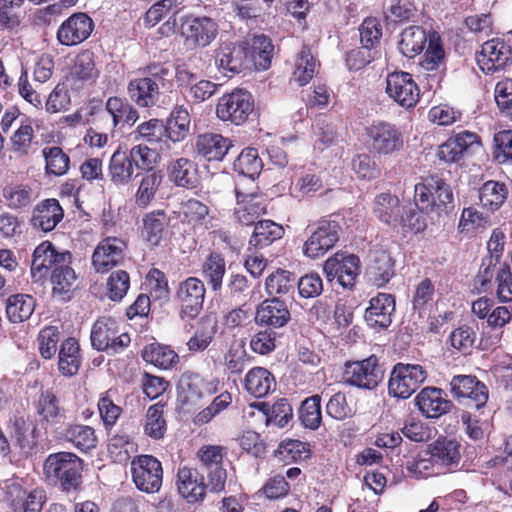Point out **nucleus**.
<instances>
[{
	"instance_id": "10",
	"label": "nucleus",
	"mask_w": 512,
	"mask_h": 512,
	"mask_svg": "<svg viewBox=\"0 0 512 512\" xmlns=\"http://www.w3.org/2000/svg\"><path fill=\"white\" fill-rule=\"evenodd\" d=\"M340 229L336 221L320 220L316 227L311 229V235L304 243V255L316 259L326 254L339 240Z\"/></svg>"
},
{
	"instance_id": "27",
	"label": "nucleus",
	"mask_w": 512,
	"mask_h": 512,
	"mask_svg": "<svg viewBox=\"0 0 512 512\" xmlns=\"http://www.w3.org/2000/svg\"><path fill=\"white\" fill-rule=\"evenodd\" d=\"M133 141H143L150 146L163 150V146L169 148L168 131L165 123L160 119H150L139 124L134 131L130 133Z\"/></svg>"
},
{
	"instance_id": "51",
	"label": "nucleus",
	"mask_w": 512,
	"mask_h": 512,
	"mask_svg": "<svg viewBox=\"0 0 512 512\" xmlns=\"http://www.w3.org/2000/svg\"><path fill=\"white\" fill-rule=\"evenodd\" d=\"M45 159L46 173L49 175L62 176L69 169V156L60 147H45L42 150Z\"/></svg>"
},
{
	"instance_id": "56",
	"label": "nucleus",
	"mask_w": 512,
	"mask_h": 512,
	"mask_svg": "<svg viewBox=\"0 0 512 512\" xmlns=\"http://www.w3.org/2000/svg\"><path fill=\"white\" fill-rule=\"evenodd\" d=\"M299 418L302 424L311 430H315L320 426L322 421L320 395H312L302 402Z\"/></svg>"
},
{
	"instance_id": "25",
	"label": "nucleus",
	"mask_w": 512,
	"mask_h": 512,
	"mask_svg": "<svg viewBox=\"0 0 512 512\" xmlns=\"http://www.w3.org/2000/svg\"><path fill=\"white\" fill-rule=\"evenodd\" d=\"M99 74L94 53L90 50H83L75 57L68 80L75 88L79 89L86 83L95 82Z\"/></svg>"
},
{
	"instance_id": "36",
	"label": "nucleus",
	"mask_w": 512,
	"mask_h": 512,
	"mask_svg": "<svg viewBox=\"0 0 512 512\" xmlns=\"http://www.w3.org/2000/svg\"><path fill=\"white\" fill-rule=\"evenodd\" d=\"M106 112L111 116L113 128L134 125L139 118L138 111L126 100L119 97H109L105 105Z\"/></svg>"
},
{
	"instance_id": "33",
	"label": "nucleus",
	"mask_w": 512,
	"mask_h": 512,
	"mask_svg": "<svg viewBox=\"0 0 512 512\" xmlns=\"http://www.w3.org/2000/svg\"><path fill=\"white\" fill-rule=\"evenodd\" d=\"M81 365L80 346L78 341L69 337L60 346L58 353L59 372L67 377L77 374Z\"/></svg>"
},
{
	"instance_id": "43",
	"label": "nucleus",
	"mask_w": 512,
	"mask_h": 512,
	"mask_svg": "<svg viewBox=\"0 0 512 512\" xmlns=\"http://www.w3.org/2000/svg\"><path fill=\"white\" fill-rule=\"evenodd\" d=\"M282 233L283 228L271 220L257 221L249 245L255 248H263L281 238Z\"/></svg>"
},
{
	"instance_id": "54",
	"label": "nucleus",
	"mask_w": 512,
	"mask_h": 512,
	"mask_svg": "<svg viewBox=\"0 0 512 512\" xmlns=\"http://www.w3.org/2000/svg\"><path fill=\"white\" fill-rule=\"evenodd\" d=\"M183 214L186 220L196 226H204L206 229H212L213 217L209 215V208L197 199H189L183 205Z\"/></svg>"
},
{
	"instance_id": "18",
	"label": "nucleus",
	"mask_w": 512,
	"mask_h": 512,
	"mask_svg": "<svg viewBox=\"0 0 512 512\" xmlns=\"http://www.w3.org/2000/svg\"><path fill=\"white\" fill-rule=\"evenodd\" d=\"M512 61V49L502 39H491L482 45L477 56L480 68L486 73L503 69Z\"/></svg>"
},
{
	"instance_id": "4",
	"label": "nucleus",
	"mask_w": 512,
	"mask_h": 512,
	"mask_svg": "<svg viewBox=\"0 0 512 512\" xmlns=\"http://www.w3.org/2000/svg\"><path fill=\"white\" fill-rule=\"evenodd\" d=\"M427 371L419 364L397 363L390 374L388 392L390 396L407 399L426 380Z\"/></svg>"
},
{
	"instance_id": "29",
	"label": "nucleus",
	"mask_w": 512,
	"mask_h": 512,
	"mask_svg": "<svg viewBox=\"0 0 512 512\" xmlns=\"http://www.w3.org/2000/svg\"><path fill=\"white\" fill-rule=\"evenodd\" d=\"M64 211L59 201L51 198L39 203L33 210L32 225L44 232L52 231L63 219Z\"/></svg>"
},
{
	"instance_id": "2",
	"label": "nucleus",
	"mask_w": 512,
	"mask_h": 512,
	"mask_svg": "<svg viewBox=\"0 0 512 512\" xmlns=\"http://www.w3.org/2000/svg\"><path fill=\"white\" fill-rule=\"evenodd\" d=\"M368 150L379 156L398 153L404 146V137L399 128L390 122L376 120L364 128Z\"/></svg>"
},
{
	"instance_id": "5",
	"label": "nucleus",
	"mask_w": 512,
	"mask_h": 512,
	"mask_svg": "<svg viewBox=\"0 0 512 512\" xmlns=\"http://www.w3.org/2000/svg\"><path fill=\"white\" fill-rule=\"evenodd\" d=\"M91 345L98 351L115 354L130 344V336L120 333L118 323L111 317H101L92 326Z\"/></svg>"
},
{
	"instance_id": "23",
	"label": "nucleus",
	"mask_w": 512,
	"mask_h": 512,
	"mask_svg": "<svg viewBox=\"0 0 512 512\" xmlns=\"http://www.w3.org/2000/svg\"><path fill=\"white\" fill-rule=\"evenodd\" d=\"M415 403L425 417L434 419L448 413L453 407L443 390L436 387L423 388L416 396Z\"/></svg>"
},
{
	"instance_id": "9",
	"label": "nucleus",
	"mask_w": 512,
	"mask_h": 512,
	"mask_svg": "<svg viewBox=\"0 0 512 512\" xmlns=\"http://www.w3.org/2000/svg\"><path fill=\"white\" fill-rule=\"evenodd\" d=\"M72 262L69 251H59L49 241L39 244L32 255L31 277L33 281H42L47 274L65 263Z\"/></svg>"
},
{
	"instance_id": "63",
	"label": "nucleus",
	"mask_w": 512,
	"mask_h": 512,
	"mask_svg": "<svg viewBox=\"0 0 512 512\" xmlns=\"http://www.w3.org/2000/svg\"><path fill=\"white\" fill-rule=\"evenodd\" d=\"M477 325H462L454 329L450 336V343L453 348L461 351L464 354L469 353L477 339Z\"/></svg>"
},
{
	"instance_id": "6",
	"label": "nucleus",
	"mask_w": 512,
	"mask_h": 512,
	"mask_svg": "<svg viewBox=\"0 0 512 512\" xmlns=\"http://www.w3.org/2000/svg\"><path fill=\"white\" fill-rule=\"evenodd\" d=\"M253 109L252 95L242 89H236L218 99L216 115L222 121L241 125L248 119Z\"/></svg>"
},
{
	"instance_id": "41",
	"label": "nucleus",
	"mask_w": 512,
	"mask_h": 512,
	"mask_svg": "<svg viewBox=\"0 0 512 512\" xmlns=\"http://www.w3.org/2000/svg\"><path fill=\"white\" fill-rule=\"evenodd\" d=\"M66 441L72 443L80 451H88L96 447L95 430L82 424L69 425L63 434Z\"/></svg>"
},
{
	"instance_id": "14",
	"label": "nucleus",
	"mask_w": 512,
	"mask_h": 512,
	"mask_svg": "<svg viewBox=\"0 0 512 512\" xmlns=\"http://www.w3.org/2000/svg\"><path fill=\"white\" fill-rule=\"evenodd\" d=\"M450 387L454 397L476 409L483 407L488 400L486 385L477 380L475 376H454L450 382Z\"/></svg>"
},
{
	"instance_id": "59",
	"label": "nucleus",
	"mask_w": 512,
	"mask_h": 512,
	"mask_svg": "<svg viewBox=\"0 0 512 512\" xmlns=\"http://www.w3.org/2000/svg\"><path fill=\"white\" fill-rule=\"evenodd\" d=\"M432 458L428 449H426L411 461L407 462V470L410 476L415 478H427L432 475L440 474L441 470Z\"/></svg>"
},
{
	"instance_id": "37",
	"label": "nucleus",
	"mask_w": 512,
	"mask_h": 512,
	"mask_svg": "<svg viewBox=\"0 0 512 512\" xmlns=\"http://www.w3.org/2000/svg\"><path fill=\"white\" fill-rule=\"evenodd\" d=\"M202 277L212 291H220L226 273V261L218 252H211L202 264Z\"/></svg>"
},
{
	"instance_id": "38",
	"label": "nucleus",
	"mask_w": 512,
	"mask_h": 512,
	"mask_svg": "<svg viewBox=\"0 0 512 512\" xmlns=\"http://www.w3.org/2000/svg\"><path fill=\"white\" fill-rule=\"evenodd\" d=\"M439 177L430 176L424 182L418 183L414 187V202L418 210L425 213L434 212L435 198L434 194L439 187Z\"/></svg>"
},
{
	"instance_id": "13",
	"label": "nucleus",
	"mask_w": 512,
	"mask_h": 512,
	"mask_svg": "<svg viewBox=\"0 0 512 512\" xmlns=\"http://www.w3.org/2000/svg\"><path fill=\"white\" fill-rule=\"evenodd\" d=\"M386 92L404 108H412L419 100L420 90L411 74L403 71L388 74Z\"/></svg>"
},
{
	"instance_id": "15",
	"label": "nucleus",
	"mask_w": 512,
	"mask_h": 512,
	"mask_svg": "<svg viewBox=\"0 0 512 512\" xmlns=\"http://www.w3.org/2000/svg\"><path fill=\"white\" fill-rule=\"evenodd\" d=\"M181 34L198 47L208 46L218 34V25L210 17L188 15L181 22Z\"/></svg>"
},
{
	"instance_id": "21",
	"label": "nucleus",
	"mask_w": 512,
	"mask_h": 512,
	"mask_svg": "<svg viewBox=\"0 0 512 512\" xmlns=\"http://www.w3.org/2000/svg\"><path fill=\"white\" fill-rule=\"evenodd\" d=\"M395 312V298L392 294L378 293L369 301L364 319L374 329H385L392 323Z\"/></svg>"
},
{
	"instance_id": "3",
	"label": "nucleus",
	"mask_w": 512,
	"mask_h": 512,
	"mask_svg": "<svg viewBox=\"0 0 512 512\" xmlns=\"http://www.w3.org/2000/svg\"><path fill=\"white\" fill-rule=\"evenodd\" d=\"M374 213L382 222L389 225L408 226L416 232L425 227L419 212L412 207H401L398 197L390 193H381L375 198Z\"/></svg>"
},
{
	"instance_id": "53",
	"label": "nucleus",
	"mask_w": 512,
	"mask_h": 512,
	"mask_svg": "<svg viewBox=\"0 0 512 512\" xmlns=\"http://www.w3.org/2000/svg\"><path fill=\"white\" fill-rule=\"evenodd\" d=\"M50 281L54 295H67L73 289V285L76 281V274L71 267V263H65L55 268L53 272H51Z\"/></svg>"
},
{
	"instance_id": "49",
	"label": "nucleus",
	"mask_w": 512,
	"mask_h": 512,
	"mask_svg": "<svg viewBox=\"0 0 512 512\" xmlns=\"http://www.w3.org/2000/svg\"><path fill=\"white\" fill-rule=\"evenodd\" d=\"M251 50V56L257 69H268L274 52V45L271 39L264 34L255 35L252 40Z\"/></svg>"
},
{
	"instance_id": "28",
	"label": "nucleus",
	"mask_w": 512,
	"mask_h": 512,
	"mask_svg": "<svg viewBox=\"0 0 512 512\" xmlns=\"http://www.w3.org/2000/svg\"><path fill=\"white\" fill-rule=\"evenodd\" d=\"M427 449L441 471L444 468L457 466L461 458V445L455 439L440 437L429 444Z\"/></svg>"
},
{
	"instance_id": "26",
	"label": "nucleus",
	"mask_w": 512,
	"mask_h": 512,
	"mask_svg": "<svg viewBox=\"0 0 512 512\" xmlns=\"http://www.w3.org/2000/svg\"><path fill=\"white\" fill-rule=\"evenodd\" d=\"M233 147L230 139L217 133H204L196 138L197 153L207 161H221Z\"/></svg>"
},
{
	"instance_id": "12",
	"label": "nucleus",
	"mask_w": 512,
	"mask_h": 512,
	"mask_svg": "<svg viewBox=\"0 0 512 512\" xmlns=\"http://www.w3.org/2000/svg\"><path fill=\"white\" fill-rule=\"evenodd\" d=\"M205 285L197 277H188L180 282L176 291V299L180 304L182 319L196 318L203 308Z\"/></svg>"
},
{
	"instance_id": "39",
	"label": "nucleus",
	"mask_w": 512,
	"mask_h": 512,
	"mask_svg": "<svg viewBox=\"0 0 512 512\" xmlns=\"http://www.w3.org/2000/svg\"><path fill=\"white\" fill-rule=\"evenodd\" d=\"M35 309V300L27 294L11 295L7 299L6 314L13 323L27 320Z\"/></svg>"
},
{
	"instance_id": "42",
	"label": "nucleus",
	"mask_w": 512,
	"mask_h": 512,
	"mask_svg": "<svg viewBox=\"0 0 512 512\" xmlns=\"http://www.w3.org/2000/svg\"><path fill=\"white\" fill-rule=\"evenodd\" d=\"M507 194V187L504 183L490 180L479 189V200L484 208L495 211L503 205Z\"/></svg>"
},
{
	"instance_id": "55",
	"label": "nucleus",
	"mask_w": 512,
	"mask_h": 512,
	"mask_svg": "<svg viewBox=\"0 0 512 512\" xmlns=\"http://www.w3.org/2000/svg\"><path fill=\"white\" fill-rule=\"evenodd\" d=\"M383 13L388 22L398 23L412 19L416 7L410 0H385Z\"/></svg>"
},
{
	"instance_id": "46",
	"label": "nucleus",
	"mask_w": 512,
	"mask_h": 512,
	"mask_svg": "<svg viewBox=\"0 0 512 512\" xmlns=\"http://www.w3.org/2000/svg\"><path fill=\"white\" fill-rule=\"evenodd\" d=\"M317 61L311 50L304 46L295 61V68L292 73V80L299 86L306 85L316 72Z\"/></svg>"
},
{
	"instance_id": "11",
	"label": "nucleus",
	"mask_w": 512,
	"mask_h": 512,
	"mask_svg": "<svg viewBox=\"0 0 512 512\" xmlns=\"http://www.w3.org/2000/svg\"><path fill=\"white\" fill-rule=\"evenodd\" d=\"M323 269L329 282L352 288L360 272V260L354 254L336 253L325 261Z\"/></svg>"
},
{
	"instance_id": "22",
	"label": "nucleus",
	"mask_w": 512,
	"mask_h": 512,
	"mask_svg": "<svg viewBox=\"0 0 512 512\" xmlns=\"http://www.w3.org/2000/svg\"><path fill=\"white\" fill-rule=\"evenodd\" d=\"M177 489L188 503H198L204 500L207 486L196 468L183 466L177 472Z\"/></svg>"
},
{
	"instance_id": "1",
	"label": "nucleus",
	"mask_w": 512,
	"mask_h": 512,
	"mask_svg": "<svg viewBox=\"0 0 512 512\" xmlns=\"http://www.w3.org/2000/svg\"><path fill=\"white\" fill-rule=\"evenodd\" d=\"M43 470L49 483L60 484L68 491L81 483L82 460L71 452L53 453L45 460Z\"/></svg>"
},
{
	"instance_id": "47",
	"label": "nucleus",
	"mask_w": 512,
	"mask_h": 512,
	"mask_svg": "<svg viewBox=\"0 0 512 512\" xmlns=\"http://www.w3.org/2000/svg\"><path fill=\"white\" fill-rule=\"evenodd\" d=\"M295 284L296 278L293 273L278 269L266 278L265 289L270 296L276 297L293 291Z\"/></svg>"
},
{
	"instance_id": "17",
	"label": "nucleus",
	"mask_w": 512,
	"mask_h": 512,
	"mask_svg": "<svg viewBox=\"0 0 512 512\" xmlns=\"http://www.w3.org/2000/svg\"><path fill=\"white\" fill-rule=\"evenodd\" d=\"M215 64L226 76L240 73L249 64V49L244 44L223 42L215 51Z\"/></svg>"
},
{
	"instance_id": "62",
	"label": "nucleus",
	"mask_w": 512,
	"mask_h": 512,
	"mask_svg": "<svg viewBox=\"0 0 512 512\" xmlns=\"http://www.w3.org/2000/svg\"><path fill=\"white\" fill-rule=\"evenodd\" d=\"M219 380L217 379H204L198 374L188 376L187 382V398L202 399L210 396L218 391Z\"/></svg>"
},
{
	"instance_id": "31",
	"label": "nucleus",
	"mask_w": 512,
	"mask_h": 512,
	"mask_svg": "<svg viewBox=\"0 0 512 512\" xmlns=\"http://www.w3.org/2000/svg\"><path fill=\"white\" fill-rule=\"evenodd\" d=\"M370 281L377 287L386 285L394 275V262L387 251L373 252L371 263L367 268Z\"/></svg>"
},
{
	"instance_id": "32",
	"label": "nucleus",
	"mask_w": 512,
	"mask_h": 512,
	"mask_svg": "<svg viewBox=\"0 0 512 512\" xmlns=\"http://www.w3.org/2000/svg\"><path fill=\"white\" fill-rule=\"evenodd\" d=\"M276 381L273 374L263 367H254L248 371L244 379L246 391L257 398L268 395L275 389Z\"/></svg>"
},
{
	"instance_id": "8",
	"label": "nucleus",
	"mask_w": 512,
	"mask_h": 512,
	"mask_svg": "<svg viewBox=\"0 0 512 512\" xmlns=\"http://www.w3.org/2000/svg\"><path fill=\"white\" fill-rule=\"evenodd\" d=\"M132 480L145 493H156L162 486L163 469L161 462L151 455H140L131 462Z\"/></svg>"
},
{
	"instance_id": "60",
	"label": "nucleus",
	"mask_w": 512,
	"mask_h": 512,
	"mask_svg": "<svg viewBox=\"0 0 512 512\" xmlns=\"http://www.w3.org/2000/svg\"><path fill=\"white\" fill-rule=\"evenodd\" d=\"M260 409H263L267 413V421L274 423L278 427H284L293 417V410L287 399H279L269 409L268 405L264 402L255 405Z\"/></svg>"
},
{
	"instance_id": "61",
	"label": "nucleus",
	"mask_w": 512,
	"mask_h": 512,
	"mask_svg": "<svg viewBox=\"0 0 512 512\" xmlns=\"http://www.w3.org/2000/svg\"><path fill=\"white\" fill-rule=\"evenodd\" d=\"M445 51L437 33L429 35L428 47L420 65L428 71L438 69L444 62Z\"/></svg>"
},
{
	"instance_id": "20",
	"label": "nucleus",
	"mask_w": 512,
	"mask_h": 512,
	"mask_svg": "<svg viewBox=\"0 0 512 512\" xmlns=\"http://www.w3.org/2000/svg\"><path fill=\"white\" fill-rule=\"evenodd\" d=\"M291 319L286 303L277 297L266 299L257 306L255 323L276 330L288 324Z\"/></svg>"
},
{
	"instance_id": "35",
	"label": "nucleus",
	"mask_w": 512,
	"mask_h": 512,
	"mask_svg": "<svg viewBox=\"0 0 512 512\" xmlns=\"http://www.w3.org/2000/svg\"><path fill=\"white\" fill-rule=\"evenodd\" d=\"M169 177L179 187L194 188L198 183L196 165L187 158H179L168 166Z\"/></svg>"
},
{
	"instance_id": "40",
	"label": "nucleus",
	"mask_w": 512,
	"mask_h": 512,
	"mask_svg": "<svg viewBox=\"0 0 512 512\" xmlns=\"http://www.w3.org/2000/svg\"><path fill=\"white\" fill-rule=\"evenodd\" d=\"M168 139L174 143L183 141L190 127V115L186 107L176 106L167 121Z\"/></svg>"
},
{
	"instance_id": "16",
	"label": "nucleus",
	"mask_w": 512,
	"mask_h": 512,
	"mask_svg": "<svg viewBox=\"0 0 512 512\" xmlns=\"http://www.w3.org/2000/svg\"><path fill=\"white\" fill-rule=\"evenodd\" d=\"M93 29V20L86 13L77 12L59 26L56 37L61 45L76 46L88 39Z\"/></svg>"
},
{
	"instance_id": "52",
	"label": "nucleus",
	"mask_w": 512,
	"mask_h": 512,
	"mask_svg": "<svg viewBox=\"0 0 512 512\" xmlns=\"http://www.w3.org/2000/svg\"><path fill=\"white\" fill-rule=\"evenodd\" d=\"M217 333V323L212 319H202L199 328L194 335L187 341V346L191 352L204 351L212 342Z\"/></svg>"
},
{
	"instance_id": "50",
	"label": "nucleus",
	"mask_w": 512,
	"mask_h": 512,
	"mask_svg": "<svg viewBox=\"0 0 512 512\" xmlns=\"http://www.w3.org/2000/svg\"><path fill=\"white\" fill-rule=\"evenodd\" d=\"M162 182V175L159 172L145 174L135 194V203L139 208H146L154 199L155 194Z\"/></svg>"
},
{
	"instance_id": "58",
	"label": "nucleus",
	"mask_w": 512,
	"mask_h": 512,
	"mask_svg": "<svg viewBox=\"0 0 512 512\" xmlns=\"http://www.w3.org/2000/svg\"><path fill=\"white\" fill-rule=\"evenodd\" d=\"M143 359L162 369H169L179 362L178 354L162 345H151L144 351Z\"/></svg>"
},
{
	"instance_id": "45",
	"label": "nucleus",
	"mask_w": 512,
	"mask_h": 512,
	"mask_svg": "<svg viewBox=\"0 0 512 512\" xmlns=\"http://www.w3.org/2000/svg\"><path fill=\"white\" fill-rule=\"evenodd\" d=\"M36 410L40 416V421L46 424H57L64 416L57 397L52 391L48 390L40 395Z\"/></svg>"
},
{
	"instance_id": "64",
	"label": "nucleus",
	"mask_w": 512,
	"mask_h": 512,
	"mask_svg": "<svg viewBox=\"0 0 512 512\" xmlns=\"http://www.w3.org/2000/svg\"><path fill=\"white\" fill-rule=\"evenodd\" d=\"M157 149L153 146L138 144L131 148L129 156L136 168L150 171L157 163Z\"/></svg>"
},
{
	"instance_id": "48",
	"label": "nucleus",
	"mask_w": 512,
	"mask_h": 512,
	"mask_svg": "<svg viewBox=\"0 0 512 512\" xmlns=\"http://www.w3.org/2000/svg\"><path fill=\"white\" fill-rule=\"evenodd\" d=\"M109 173L115 184H125L133 175V162L125 152L117 150L110 159Z\"/></svg>"
},
{
	"instance_id": "19",
	"label": "nucleus",
	"mask_w": 512,
	"mask_h": 512,
	"mask_svg": "<svg viewBox=\"0 0 512 512\" xmlns=\"http://www.w3.org/2000/svg\"><path fill=\"white\" fill-rule=\"evenodd\" d=\"M126 244L117 237H107L99 242L92 255L96 272L105 273L116 266L124 256Z\"/></svg>"
},
{
	"instance_id": "34",
	"label": "nucleus",
	"mask_w": 512,
	"mask_h": 512,
	"mask_svg": "<svg viewBox=\"0 0 512 512\" xmlns=\"http://www.w3.org/2000/svg\"><path fill=\"white\" fill-rule=\"evenodd\" d=\"M429 38L421 26H409L399 35L398 49L406 57L413 58L420 54Z\"/></svg>"
},
{
	"instance_id": "57",
	"label": "nucleus",
	"mask_w": 512,
	"mask_h": 512,
	"mask_svg": "<svg viewBox=\"0 0 512 512\" xmlns=\"http://www.w3.org/2000/svg\"><path fill=\"white\" fill-rule=\"evenodd\" d=\"M234 170L244 176L254 178L259 175L262 169V161L259 158L257 149H244L233 163Z\"/></svg>"
},
{
	"instance_id": "30",
	"label": "nucleus",
	"mask_w": 512,
	"mask_h": 512,
	"mask_svg": "<svg viewBox=\"0 0 512 512\" xmlns=\"http://www.w3.org/2000/svg\"><path fill=\"white\" fill-rule=\"evenodd\" d=\"M127 91L129 97L140 107H152L156 105L160 89L150 78L139 77L130 80Z\"/></svg>"
},
{
	"instance_id": "7",
	"label": "nucleus",
	"mask_w": 512,
	"mask_h": 512,
	"mask_svg": "<svg viewBox=\"0 0 512 512\" xmlns=\"http://www.w3.org/2000/svg\"><path fill=\"white\" fill-rule=\"evenodd\" d=\"M383 376L384 370L375 355L345 364L344 379L351 386L372 390L382 381Z\"/></svg>"
},
{
	"instance_id": "24",
	"label": "nucleus",
	"mask_w": 512,
	"mask_h": 512,
	"mask_svg": "<svg viewBox=\"0 0 512 512\" xmlns=\"http://www.w3.org/2000/svg\"><path fill=\"white\" fill-rule=\"evenodd\" d=\"M11 506L15 512H41L46 502V493L41 488L29 492L14 483L8 488Z\"/></svg>"
},
{
	"instance_id": "44",
	"label": "nucleus",
	"mask_w": 512,
	"mask_h": 512,
	"mask_svg": "<svg viewBox=\"0 0 512 512\" xmlns=\"http://www.w3.org/2000/svg\"><path fill=\"white\" fill-rule=\"evenodd\" d=\"M168 223L169 218L164 210L147 213L143 217V235L146 240L152 245H157Z\"/></svg>"
}]
</instances>
